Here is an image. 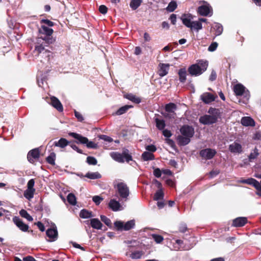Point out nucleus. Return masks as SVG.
Returning a JSON list of instances; mask_svg holds the SVG:
<instances>
[{
	"label": "nucleus",
	"mask_w": 261,
	"mask_h": 261,
	"mask_svg": "<svg viewBox=\"0 0 261 261\" xmlns=\"http://www.w3.org/2000/svg\"><path fill=\"white\" fill-rule=\"evenodd\" d=\"M109 207L114 212L120 211L124 208L120 202L115 199H112L110 200Z\"/></svg>",
	"instance_id": "f8f14e48"
},
{
	"label": "nucleus",
	"mask_w": 261,
	"mask_h": 261,
	"mask_svg": "<svg viewBox=\"0 0 261 261\" xmlns=\"http://www.w3.org/2000/svg\"><path fill=\"white\" fill-rule=\"evenodd\" d=\"M46 234L49 238L47 240L48 242H55L57 240L58 238V232L57 227H55L53 228L47 229L46 231Z\"/></svg>",
	"instance_id": "1a4fd4ad"
},
{
	"label": "nucleus",
	"mask_w": 261,
	"mask_h": 261,
	"mask_svg": "<svg viewBox=\"0 0 261 261\" xmlns=\"http://www.w3.org/2000/svg\"><path fill=\"white\" fill-rule=\"evenodd\" d=\"M87 162L89 165H95L97 161L94 157L89 156L87 158Z\"/></svg>",
	"instance_id": "09e8293b"
},
{
	"label": "nucleus",
	"mask_w": 261,
	"mask_h": 261,
	"mask_svg": "<svg viewBox=\"0 0 261 261\" xmlns=\"http://www.w3.org/2000/svg\"><path fill=\"white\" fill-rule=\"evenodd\" d=\"M164 198V193L162 190H158L154 196V200L156 201H158L159 200L163 199Z\"/></svg>",
	"instance_id": "37998d69"
},
{
	"label": "nucleus",
	"mask_w": 261,
	"mask_h": 261,
	"mask_svg": "<svg viewBox=\"0 0 261 261\" xmlns=\"http://www.w3.org/2000/svg\"><path fill=\"white\" fill-rule=\"evenodd\" d=\"M143 253L141 251H136L132 252L130 255V257L132 259H140Z\"/></svg>",
	"instance_id": "49530a36"
},
{
	"label": "nucleus",
	"mask_w": 261,
	"mask_h": 261,
	"mask_svg": "<svg viewBox=\"0 0 261 261\" xmlns=\"http://www.w3.org/2000/svg\"><path fill=\"white\" fill-rule=\"evenodd\" d=\"M229 150L232 153L239 154L243 151L242 146L240 143L235 141L229 145Z\"/></svg>",
	"instance_id": "dca6fc26"
},
{
	"label": "nucleus",
	"mask_w": 261,
	"mask_h": 261,
	"mask_svg": "<svg viewBox=\"0 0 261 261\" xmlns=\"http://www.w3.org/2000/svg\"><path fill=\"white\" fill-rule=\"evenodd\" d=\"M156 127L160 130H163L165 127V122L163 119H160L158 118L155 119Z\"/></svg>",
	"instance_id": "473e14b6"
},
{
	"label": "nucleus",
	"mask_w": 261,
	"mask_h": 261,
	"mask_svg": "<svg viewBox=\"0 0 261 261\" xmlns=\"http://www.w3.org/2000/svg\"><path fill=\"white\" fill-rule=\"evenodd\" d=\"M151 236L157 244L161 243L164 240L163 237L159 234L153 233Z\"/></svg>",
	"instance_id": "a18cd8bd"
},
{
	"label": "nucleus",
	"mask_w": 261,
	"mask_h": 261,
	"mask_svg": "<svg viewBox=\"0 0 261 261\" xmlns=\"http://www.w3.org/2000/svg\"><path fill=\"white\" fill-rule=\"evenodd\" d=\"M153 175L157 178L160 177L162 175L161 170L158 168H155L153 171Z\"/></svg>",
	"instance_id": "052dcab7"
},
{
	"label": "nucleus",
	"mask_w": 261,
	"mask_h": 261,
	"mask_svg": "<svg viewBox=\"0 0 261 261\" xmlns=\"http://www.w3.org/2000/svg\"><path fill=\"white\" fill-rule=\"evenodd\" d=\"M74 115L75 117L78 119V120L80 122H82L84 120V118L82 116V115L79 112L75 111H74Z\"/></svg>",
	"instance_id": "e2e57ef3"
},
{
	"label": "nucleus",
	"mask_w": 261,
	"mask_h": 261,
	"mask_svg": "<svg viewBox=\"0 0 261 261\" xmlns=\"http://www.w3.org/2000/svg\"><path fill=\"white\" fill-rule=\"evenodd\" d=\"M114 187L116 189V193L118 194L121 200L126 201L129 195V188L124 182H114Z\"/></svg>",
	"instance_id": "39448f33"
},
{
	"label": "nucleus",
	"mask_w": 261,
	"mask_h": 261,
	"mask_svg": "<svg viewBox=\"0 0 261 261\" xmlns=\"http://www.w3.org/2000/svg\"><path fill=\"white\" fill-rule=\"evenodd\" d=\"M216 97L212 93L204 92L200 95V99L205 104H209L215 101Z\"/></svg>",
	"instance_id": "2eb2a0df"
},
{
	"label": "nucleus",
	"mask_w": 261,
	"mask_h": 261,
	"mask_svg": "<svg viewBox=\"0 0 261 261\" xmlns=\"http://www.w3.org/2000/svg\"><path fill=\"white\" fill-rule=\"evenodd\" d=\"M142 158L145 161L153 160L154 159V155L148 151H145L142 154Z\"/></svg>",
	"instance_id": "2f4dec72"
},
{
	"label": "nucleus",
	"mask_w": 261,
	"mask_h": 261,
	"mask_svg": "<svg viewBox=\"0 0 261 261\" xmlns=\"http://www.w3.org/2000/svg\"><path fill=\"white\" fill-rule=\"evenodd\" d=\"M84 177L90 179H97L100 178L101 177V175L98 172H88L84 175Z\"/></svg>",
	"instance_id": "a878e982"
},
{
	"label": "nucleus",
	"mask_w": 261,
	"mask_h": 261,
	"mask_svg": "<svg viewBox=\"0 0 261 261\" xmlns=\"http://www.w3.org/2000/svg\"><path fill=\"white\" fill-rule=\"evenodd\" d=\"M208 63L207 61L200 60L197 64L191 65L188 69L191 76H198L202 74L207 69Z\"/></svg>",
	"instance_id": "20e7f679"
},
{
	"label": "nucleus",
	"mask_w": 261,
	"mask_h": 261,
	"mask_svg": "<svg viewBox=\"0 0 261 261\" xmlns=\"http://www.w3.org/2000/svg\"><path fill=\"white\" fill-rule=\"evenodd\" d=\"M258 155V150L256 148H255L253 152H251L248 156L249 161L251 162L252 160L256 159Z\"/></svg>",
	"instance_id": "79ce46f5"
},
{
	"label": "nucleus",
	"mask_w": 261,
	"mask_h": 261,
	"mask_svg": "<svg viewBox=\"0 0 261 261\" xmlns=\"http://www.w3.org/2000/svg\"><path fill=\"white\" fill-rule=\"evenodd\" d=\"M128 152V149H124L122 153L118 152H112L110 156L114 160L119 163H124L125 161L129 162L132 160V156Z\"/></svg>",
	"instance_id": "423d86ee"
},
{
	"label": "nucleus",
	"mask_w": 261,
	"mask_h": 261,
	"mask_svg": "<svg viewBox=\"0 0 261 261\" xmlns=\"http://www.w3.org/2000/svg\"><path fill=\"white\" fill-rule=\"evenodd\" d=\"M247 222L246 217H238L232 221V225L234 227H242Z\"/></svg>",
	"instance_id": "aec40b11"
},
{
	"label": "nucleus",
	"mask_w": 261,
	"mask_h": 261,
	"mask_svg": "<svg viewBox=\"0 0 261 261\" xmlns=\"http://www.w3.org/2000/svg\"><path fill=\"white\" fill-rule=\"evenodd\" d=\"M217 78V73L214 70H213L210 74L209 80L211 81H214L216 80Z\"/></svg>",
	"instance_id": "bf43d9fd"
},
{
	"label": "nucleus",
	"mask_w": 261,
	"mask_h": 261,
	"mask_svg": "<svg viewBox=\"0 0 261 261\" xmlns=\"http://www.w3.org/2000/svg\"><path fill=\"white\" fill-rule=\"evenodd\" d=\"M240 182L252 185L254 188H255L259 182L253 178H249L248 179L240 180Z\"/></svg>",
	"instance_id": "cd10ccee"
},
{
	"label": "nucleus",
	"mask_w": 261,
	"mask_h": 261,
	"mask_svg": "<svg viewBox=\"0 0 261 261\" xmlns=\"http://www.w3.org/2000/svg\"><path fill=\"white\" fill-rule=\"evenodd\" d=\"M177 6L176 2L174 1H172L169 3L166 9L168 12H172L176 9Z\"/></svg>",
	"instance_id": "e433bc0d"
},
{
	"label": "nucleus",
	"mask_w": 261,
	"mask_h": 261,
	"mask_svg": "<svg viewBox=\"0 0 261 261\" xmlns=\"http://www.w3.org/2000/svg\"><path fill=\"white\" fill-rule=\"evenodd\" d=\"M70 147L73 150L76 151L77 152H78L79 153H81V154H83V151L81 149H79L78 148V147L76 145H75V144H70Z\"/></svg>",
	"instance_id": "69168bd1"
},
{
	"label": "nucleus",
	"mask_w": 261,
	"mask_h": 261,
	"mask_svg": "<svg viewBox=\"0 0 261 261\" xmlns=\"http://www.w3.org/2000/svg\"><path fill=\"white\" fill-rule=\"evenodd\" d=\"M55 158L56 154L55 153H51L49 156L46 158L47 162L51 165H54L55 164Z\"/></svg>",
	"instance_id": "c03bdc74"
},
{
	"label": "nucleus",
	"mask_w": 261,
	"mask_h": 261,
	"mask_svg": "<svg viewBox=\"0 0 261 261\" xmlns=\"http://www.w3.org/2000/svg\"><path fill=\"white\" fill-rule=\"evenodd\" d=\"M216 154V150L211 148L202 149L199 152L200 155L205 160L212 159Z\"/></svg>",
	"instance_id": "0eeeda50"
},
{
	"label": "nucleus",
	"mask_w": 261,
	"mask_h": 261,
	"mask_svg": "<svg viewBox=\"0 0 261 261\" xmlns=\"http://www.w3.org/2000/svg\"><path fill=\"white\" fill-rule=\"evenodd\" d=\"M170 65L169 64L160 63L158 67V73L161 77L166 75L169 72Z\"/></svg>",
	"instance_id": "4468645a"
},
{
	"label": "nucleus",
	"mask_w": 261,
	"mask_h": 261,
	"mask_svg": "<svg viewBox=\"0 0 261 261\" xmlns=\"http://www.w3.org/2000/svg\"><path fill=\"white\" fill-rule=\"evenodd\" d=\"M39 156L40 151L38 148L31 150L27 155L28 160L31 163H33L36 160L39 159Z\"/></svg>",
	"instance_id": "9b49d317"
},
{
	"label": "nucleus",
	"mask_w": 261,
	"mask_h": 261,
	"mask_svg": "<svg viewBox=\"0 0 261 261\" xmlns=\"http://www.w3.org/2000/svg\"><path fill=\"white\" fill-rule=\"evenodd\" d=\"M192 26L191 27V29L192 30H195L197 32L202 28V23L199 21H192Z\"/></svg>",
	"instance_id": "a19ab883"
},
{
	"label": "nucleus",
	"mask_w": 261,
	"mask_h": 261,
	"mask_svg": "<svg viewBox=\"0 0 261 261\" xmlns=\"http://www.w3.org/2000/svg\"><path fill=\"white\" fill-rule=\"evenodd\" d=\"M219 173H220V170L218 169L213 170L210 172V176L211 178H213V177L217 176L218 174H219Z\"/></svg>",
	"instance_id": "0e129e2a"
},
{
	"label": "nucleus",
	"mask_w": 261,
	"mask_h": 261,
	"mask_svg": "<svg viewBox=\"0 0 261 261\" xmlns=\"http://www.w3.org/2000/svg\"><path fill=\"white\" fill-rule=\"evenodd\" d=\"M69 135L76 139L77 140L76 142L77 143L85 144L88 141L87 138L82 136L80 134H77L76 133H69Z\"/></svg>",
	"instance_id": "a211bd4d"
},
{
	"label": "nucleus",
	"mask_w": 261,
	"mask_h": 261,
	"mask_svg": "<svg viewBox=\"0 0 261 261\" xmlns=\"http://www.w3.org/2000/svg\"><path fill=\"white\" fill-rule=\"evenodd\" d=\"M124 97L137 104L140 103L141 101L140 97L130 93L125 95Z\"/></svg>",
	"instance_id": "b1692460"
},
{
	"label": "nucleus",
	"mask_w": 261,
	"mask_h": 261,
	"mask_svg": "<svg viewBox=\"0 0 261 261\" xmlns=\"http://www.w3.org/2000/svg\"><path fill=\"white\" fill-rule=\"evenodd\" d=\"M39 32L41 34L46 35V36L44 37H40L42 39H45L46 37H52L51 35L54 32V31L52 29L49 28L45 25H42L41 26V28L39 29Z\"/></svg>",
	"instance_id": "6ab92c4d"
},
{
	"label": "nucleus",
	"mask_w": 261,
	"mask_h": 261,
	"mask_svg": "<svg viewBox=\"0 0 261 261\" xmlns=\"http://www.w3.org/2000/svg\"><path fill=\"white\" fill-rule=\"evenodd\" d=\"M180 132L181 135H178L176 138L178 144L179 146L188 144L194 134L193 127L188 125H184L180 127Z\"/></svg>",
	"instance_id": "f03ea898"
},
{
	"label": "nucleus",
	"mask_w": 261,
	"mask_h": 261,
	"mask_svg": "<svg viewBox=\"0 0 261 261\" xmlns=\"http://www.w3.org/2000/svg\"><path fill=\"white\" fill-rule=\"evenodd\" d=\"M241 124L245 126H254L255 125V121L250 117H243L241 120Z\"/></svg>",
	"instance_id": "412c9836"
},
{
	"label": "nucleus",
	"mask_w": 261,
	"mask_h": 261,
	"mask_svg": "<svg viewBox=\"0 0 261 261\" xmlns=\"http://www.w3.org/2000/svg\"><path fill=\"white\" fill-rule=\"evenodd\" d=\"M13 221L14 223L19 228L20 230L23 232H26L28 230L29 226L24 224L23 221L18 217H14L13 218Z\"/></svg>",
	"instance_id": "ddd939ff"
},
{
	"label": "nucleus",
	"mask_w": 261,
	"mask_h": 261,
	"mask_svg": "<svg viewBox=\"0 0 261 261\" xmlns=\"http://www.w3.org/2000/svg\"><path fill=\"white\" fill-rule=\"evenodd\" d=\"M88 148L96 149L98 147V145L93 141H89L88 139L87 142L85 144Z\"/></svg>",
	"instance_id": "3c124183"
},
{
	"label": "nucleus",
	"mask_w": 261,
	"mask_h": 261,
	"mask_svg": "<svg viewBox=\"0 0 261 261\" xmlns=\"http://www.w3.org/2000/svg\"><path fill=\"white\" fill-rule=\"evenodd\" d=\"M55 41V40L53 37H48L45 39L38 38L35 50L38 53L39 55L42 58H46L47 61H49L53 57V54L45 47H47L50 44L53 43Z\"/></svg>",
	"instance_id": "f257e3e1"
},
{
	"label": "nucleus",
	"mask_w": 261,
	"mask_h": 261,
	"mask_svg": "<svg viewBox=\"0 0 261 261\" xmlns=\"http://www.w3.org/2000/svg\"><path fill=\"white\" fill-rule=\"evenodd\" d=\"M234 92L238 96L244 95L246 100L249 99V95L248 91H245V87L241 84H237L234 87Z\"/></svg>",
	"instance_id": "6e6552de"
},
{
	"label": "nucleus",
	"mask_w": 261,
	"mask_h": 261,
	"mask_svg": "<svg viewBox=\"0 0 261 261\" xmlns=\"http://www.w3.org/2000/svg\"><path fill=\"white\" fill-rule=\"evenodd\" d=\"M90 225L93 228L96 229H101L102 224L98 219L93 218L90 220Z\"/></svg>",
	"instance_id": "4be33fe9"
},
{
	"label": "nucleus",
	"mask_w": 261,
	"mask_h": 261,
	"mask_svg": "<svg viewBox=\"0 0 261 261\" xmlns=\"http://www.w3.org/2000/svg\"><path fill=\"white\" fill-rule=\"evenodd\" d=\"M99 138L101 140H102L106 142H108L109 143L112 142L113 141V139L111 137L105 135H99Z\"/></svg>",
	"instance_id": "864d4df0"
},
{
	"label": "nucleus",
	"mask_w": 261,
	"mask_h": 261,
	"mask_svg": "<svg viewBox=\"0 0 261 261\" xmlns=\"http://www.w3.org/2000/svg\"><path fill=\"white\" fill-rule=\"evenodd\" d=\"M135 225V221L134 220H131L126 222L124 224V230H129L134 227Z\"/></svg>",
	"instance_id": "4c0bfd02"
},
{
	"label": "nucleus",
	"mask_w": 261,
	"mask_h": 261,
	"mask_svg": "<svg viewBox=\"0 0 261 261\" xmlns=\"http://www.w3.org/2000/svg\"><path fill=\"white\" fill-rule=\"evenodd\" d=\"M181 19L182 20L183 24L187 27L191 28V27L192 26V21H191L190 18L187 17L186 15H182Z\"/></svg>",
	"instance_id": "c9c22d12"
},
{
	"label": "nucleus",
	"mask_w": 261,
	"mask_h": 261,
	"mask_svg": "<svg viewBox=\"0 0 261 261\" xmlns=\"http://www.w3.org/2000/svg\"><path fill=\"white\" fill-rule=\"evenodd\" d=\"M35 189H27L24 191L23 195L24 197L28 200H31L34 197Z\"/></svg>",
	"instance_id": "7c9ffc66"
},
{
	"label": "nucleus",
	"mask_w": 261,
	"mask_h": 261,
	"mask_svg": "<svg viewBox=\"0 0 261 261\" xmlns=\"http://www.w3.org/2000/svg\"><path fill=\"white\" fill-rule=\"evenodd\" d=\"M50 104L56 109L59 112H61L63 111V108L60 100L55 96L50 97Z\"/></svg>",
	"instance_id": "f3484780"
},
{
	"label": "nucleus",
	"mask_w": 261,
	"mask_h": 261,
	"mask_svg": "<svg viewBox=\"0 0 261 261\" xmlns=\"http://www.w3.org/2000/svg\"><path fill=\"white\" fill-rule=\"evenodd\" d=\"M35 185V181L34 179H31L29 180L27 184L28 189H35L34 186Z\"/></svg>",
	"instance_id": "4d7b16f0"
},
{
	"label": "nucleus",
	"mask_w": 261,
	"mask_h": 261,
	"mask_svg": "<svg viewBox=\"0 0 261 261\" xmlns=\"http://www.w3.org/2000/svg\"><path fill=\"white\" fill-rule=\"evenodd\" d=\"M54 145L63 148L69 144V142L65 138H61L58 141L54 142Z\"/></svg>",
	"instance_id": "5701e85b"
},
{
	"label": "nucleus",
	"mask_w": 261,
	"mask_h": 261,
	"mask_svg": "<svg viewBox=\"0 0 261 261\" xmlns=\"http://www.w3.org/2000/svg\"><path fill=\"white\" fill-rule=\"evenodd\" d=\"M133 106L132 105H125L120 107L116 112L115 114L116 115H121L124 113H125L129 109L133 108Z\"/></svg>",
	"instance_id": "bb28decb"
},
{
	"label": "nucleus",
	"mask_w": 261,
	"mask_h": 261,
	"mask_svg": "<svg viewBox=\"0 0 261 261\" xmlns=\"http://www.w3.org/2000/svg\"><path fill=\"white\" fill-rule=\"evenodd\" d=\"M67 201L71 205H75L76 203V200L75 195L72 193H69L67 197Z\"/></svg>",
	"instance_id": "ea45409f"
},
{
	"label": "nucleus",
	"mask_w": 261,
	"mask_h": 261,
	"mask_svg": "<svg viewBox=\"0 0 261 261\" xmlns=\"http://www.w3.org/2000/svg\"><path fill=\"white\" fill-rule=\"evenodd\" d=\"M40 23L41 24L43 23V24L46 25V26H47V27H53L54 25V22H53V21H51L48 19H42V20H41Z\"/></svg>",
	"instance_id": "603ef678"
},
{
	"label": "nucleus",
	"mask_w": 261,
	"mask_h": 261,
	"mask_svg": "<svg viewBox=\"0 0 261 261\" xmlns=\"http://www.w3.org/2000/svg\"><path fill=\"white\" fill-rule=\"evenodd\" d=\"M99 12L102 14H106L108 11L107 7L105 5H100L99 7Z\"/></svg>",
	"instance_id": "13d9d810"
},
{
	"label": "nucleus",
	"mask_w": 261,
	"mask_h": 261,
	"mask_svg": "<svg viewBox=\"0 0 261 261\" xmlns=\"http://www.w3.org/2000/svg\"><path fill=\"white\" fill-rule=\"evenodd\" d=\"M19 214L22 217L25 218L29 221H32L33 220L32 217L24 210H21L19 211Z\"/></svg>",
	"instance_id": "58836bf2"
},
{
	"label": "nucleus",
	"mask_w": 261,
	"mask_h": 261,
	"mask_svg": "<svg viewBox=\"0 0 261 261\" xmlns=\"http://www.w3.org/2000/svg\"><path fill=\"white\" fill-rule=\"evenodd\" d=\"M80 216L83 219L91 218L93 217L92 213L86 209H83L81 211Z\"/></svg>",
	"instance_id": "c85d7f7f"
},
{
	"label": "nucleus",
	"mask_w": 261,
	"mask_h": 261,
	"mask_svg": "<svg viewBox=\"0 0 261 261\" xmlns=\"http://www.w3.org/2000/svg\"><path fill=\"white\" fill-rule=\"evenodd\" d=\"M179 80L181 83H185L187 79V71L185 68H181L178 72Z\"/></svg>",
	"instance_id": "393cba45"
},
{
	"label": "nucleus",
	"mask_w": 261,
	"mask_h": 261,
	"mask_svg": "<svg viewBox=\"0 0 261 261\" xmlns=\"http://www.w3.org/2000/svg\"><path fill=\"white\" fill-rule=\"evenodd\" d=\"M146 149L150 152H154L156 150V147L153 145H149L146 146Z\"/></svg>",
	"instance_id": "680f3d73"
},
{
	"label": "nucleus",
	"mask_w": 261,
	"mask_h": 261,
	"mask_svg": "<svg viewBox=\"0 0 261 261\" xmlns=\"http://www.w3.org/2000/svg\"><path fill=\"white\" fill-rule=\"evenodd\" d=\"M213 28L215 31L216 36L220 35L223 32V29L222 25L219 23H215Z\"/></svg>",
	"instance_id": "72a5a7b5"
},
{
	"label": "nucleus",
	"mask_w": 261,
	"mask_h": 261,
	"mask_svg": "<svg viewBox=\"0 0 261 261\" xmlns=\"http://www.w3.org/2000/svg\"><path fill=\"white\" fill-rule=\"evenodd\" d=\"M198 12L201 16H206L210 14L212 15V9L209 4L202 5L198 8Z\"/></svg>",
	"instance_id": "9d476101"
},
{
	"label": "nucleus",
	"mask_w": 261,
	"mask_h": 261,
	"mask_svg": "<svg viewBox=\"0 0 261 261\" xmlns=\"http://www.w3.org/2000/svg\"><path fill=\"white\" fill-rule=\"evenodd\" d=\"M114 225L118 230H124V223L122 221H117L114 223Z\"/></svg>",
	"instance_id": "8fccbe9b"
},
{
	"label": "nucleus",
	"mask_w": 261,
	"mask_h": 261,
	"mask_svg": "<svg viewBox=\"0 0 261 261\" xmlns=\"http://www.w3.org/2000/svg\"><path fill=\"white\" fill-rule=\"evenodd\" d=\"M256 190L257 191L256 192V194L261 197V185L259 182L256 187L255 188Z\"/></svg>",
	"instance_id": "774afa93"
},
{
	"label": "nucleus",
	"mask_w": 261,
	"mask_h": 261,
	"mask_svg": "<svg viewBox=\"0 0 261 261\" xmlns=\"http://www.w3.org/2000/svg\"><path fill=\"white\" fill-rule=\"evenodd\" d=\"M177 107L174 103H169L165 106V111L169 113H175Z\"/></svg>",
	"instance_id": "c756f323"
},
{
	"label": "nucleus",
	"mask_w": 261,
	"mask_h": 261,
	"mask_svg": "<svg viewBox=\"0 0 261 261\" xmlns=\"http://www.w3.org/2000/svg\"><path fill=\"white\" fill-rule=\"evenodd\" d=\"M163 135L164 137L168 138L172 136V133L168 129H164L163 131Z\"/></svg>",
	"instance_id": "338daca9"
},
{
	"label": "nucleus",
	"mask_w": 261,
	"mask_h": 261,
	"mask_svg": "<svg viewBox=\"0 0 261 261\" xmlns=\"http://www.w3.org/2000/svg\"><path fill=\"white\" fill-rule=\"evenodd\" d=\"M218 43L216 42H212L211 45L208 46V50L210 51H215L217 47H218Z\"/></svg>",
	"instance_id": "6e6d98bb"
},
{
	"label": "nucleus",
	"mask_w": 261,
	"mask_h": 261,
	"mask_svg": "<svg viewBox=\"0 0 261 261\" xmlns=\"http://www.w3.org/2000/svg\"><path fill=\"white\" fill-rule=\"evenodd\" d=\"M93 202L96 204L99 205L101 201L103 200V198L99 196H94L92 198Z\"/></svg>",
	"instance_id": "5fc2aeb1"
},
{
	"label": "nucleus",
	"mask_w": 261,
	"mask_h": 261,
	"mask_svg": "<svg viewBox=\"0 0 261 261\" xmlns=\"http://www.w3.org/2000/svg\"><path fill=\"white\" fill-rule=\"evenodd\" d=\"M143 0H131L129 6L134 10H136L141 4Z\"/></svg>",
	"instance_id": "f704fd0d"
},
{
	"label": "nucleus",
	"mask_w": 261,
	"mask_h": 261,
	"mask_svg": "<svg viewBox=\"0 0 261 261\" xmlns=\"http://www.w3.org/2000/svg\"><path fill=\"white\" fill-rule=\"evenodd\" d=\"M100 219L101 220L105 223L106 225H107L108 226H111V220L107 217L106 216L104 215H101L100 216Z\"/></svg>",
	"instance_id": "de8ad7c7"
},
{
	"label": "nucleus",
	"mask_w": 261,
	"mask_h": 261,
	"mask_svg": "<svg viewBox=\"0 0 261 261\" xmlns=\"http://www.w3.org/2000/svg\"><path fill=\"white\" fill-rule=\"evenodd\" d=\"M209 115H204L199 118V122L204 125L213 124L217 122L220 118L221 112L219 109L210 108L208 111Z\"/></svg>",
	"instance_id": "7ed1b4c3"
}]
</instances>
